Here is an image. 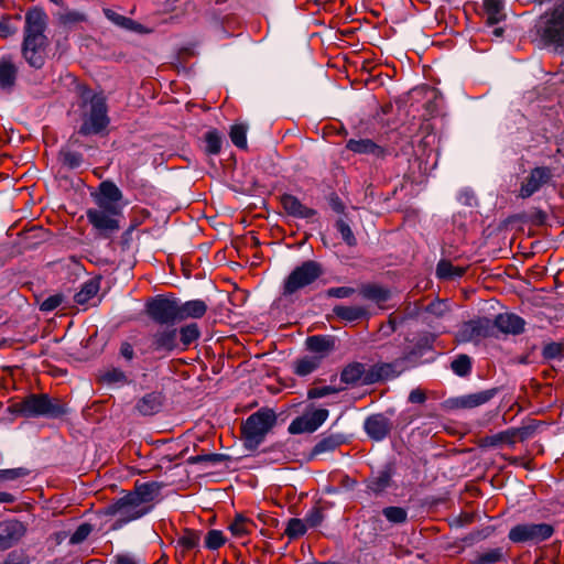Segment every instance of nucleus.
Masks as SVG:
<instances>
[{
  "label": "nucleus",
  "mask_w": 564,
  "mask_h": 564,
  "mask_svg": "<svg viewBox=\"0 0 564 564\" xmlns=\"http://www.w3.org/2000/svg\"><path fill=\"white\" fill-rule=\"evenodd\" d=\"M328 204L335 213H337V214L345 213V209H346L345 204L343 203V200L340 199V197L337 194L333 193L329 195Z\"/></svg>",
  "instance_id": "60"
},
{
  "label": "nucleus",
  "mask_w": 564,
  "mask_h": 564,
  "mask_svg": "<svg viewBox=\"0 0 564 564\" xmlns=\"http://www.w3.org/2000/svg\"><path fill=\"white\" fill-rule=\"evenodd\" d=\"M147 316L159 325H174L178 322V299L174 295H156L145 303Z\"/></svg>",
  "instance_id": "8"
},
{
  "label": "nucleus",
  "mask_w": 564,
  "mask_h": 564,
  "mask_svg": "<svg viewBox=\"0 0 564 564\" xmlns=\"http://www.w3.org/2000/svg\"><path fill=\"white\" fill-rule=\"evenodd\" d=\"M93 531V527L89 523H82L75 532L70 535L69 542L72 544H79L84 542Z\"/></svg>",
  "instance_id": "54"
},
{
  "label": "nucleus",
  "mask_w": 564,
  "mask_h": 564,
  "mask_svg": "<svg viewBox=\"0 0 564 564\" xmlns=\"http://www.w3.org/2000/svg\"><path fill=\"white\" fill-rule=\"evenodd\" d=\"M505 558L502 547L490 549L485 552L478 553L474 563L475 564H496Z\"/></svg>",
  "instance_id": "39"
},
{
  "label": "nucleus",
  "mask_w": 564,
  "mask_h": 564,
  "mask_svg": "<svg viewBox=\"0 0 564 564\" xmlns=\"http://www.w3.org/2000/svg\"><path fill=\"white\" fill-rule=\"evenodd\" d=\"M451 368L457 376L466 377L471 370V359L467 355H459L452 361Z\"/></svg>",
  "instance_id": "44"
},
{
  "label": "nucleus",
  "mask_w": 564,
  "mask_h": 564,
  "mask_svg": "<svg viewBox=\"0 0 564 564\" xmlns=\"http://www.w3.org/2000/svg\"><path fill=\"white\" fill-rule=\"evenodd\" d=\"M164 403V395L161 392H150L140 398L135 403V410L141 415H154L159 413Z\"/></svg>",
  "instance_id": "26"
},
{
  "label": "nucleus",
  "mask_w": 564,
  "mask_h": 564,
  "mask_svg": "<svg viewBox=\"0 0 564 564\" xmlns=\"http://www.w3.org/2000/svg\"><path fill=\"white\" fill-rule=\"evenodd\" d=\"M226 459H228L227 455L213 453V454H202V455L192 456L188 458V463H191V464L205 463V464H209V465H218V464L225 462Z\"/></svg>",
  "instance_id": "49"
},
{
  "label": "nucleus",
  "mask_w": 564,
  "mask_h": 564,
  "mask_svg": "<svg viewBox=\"0 0 564 564\" xmlns=\"http://www.w3.org/2000/svg\"><path fill=\"white\" fill-rule=\"evenodd\" d=\"M88 223L93 226L97 236L104 239L110 238L120 229L119 214H110L99 209L89 208L86 212Z\"/></svg>",
  "instance_id": "13"
},
{
  "label": "nucleus",
  "mask_w": 564,
  "mask_h": 564,
  "mask_svg": "<svg viewBox=\"0 0 564 564\" xmlns=\"http://www.w3.org/2000/svg\"><path fill=\"white\" fill-rule=\"evenodd\" d=\"M306 348L321 357V361L336 348V338L330 335H313L305 340Z\"/></svg>",
  "instance_id": "22"
},
{
  "label": "nucleus",
  "mask_w": 564,
  "mask_h": 564,
  "mask_svg": "<svg viewBox=\"0 0 564 564\" xmlns=\"http://www.w3.org/2000/svg\"><path fill=\"white\" fill-rule=\"evenodd\" d=\"M356 290L350 286L330 288L326 291L328 297L346 299L355 294Z\"/></svg>",
  "instance_id": "57"
},
{
  "label": "nucleus",
  "mask_w": 564,
  "mask_h": 564,
  "mask_svg": "<svg viewBox=\"0 0 564 564\" xmlns=\"http://www.w3.org/2000/svg\"><path fill=\"white\" fill-rule=\"evenodd\" d=\"M204 141L206 143L205 150L208 154L216 155L220 152L223 139L216 129L207 131L204 135Z\"/></svg>",
  "instance_id": "42"
},
{
  "label": "nucleus",
  "mask_w": 564,
  "mask_h": 564,
  "mask_svg": "<svg viewBox=\"0 0 564 564\" xmlns=\"http://www.w3.org/2000/svg\"><path fill=\"white\" fill-rule=\"evenodd\" d=\"M467 268L456 267L448 260H441L436 265V275L442 280H454L465 274Z\"/></svg>",
  "instance_id": "35"
},
{
  "label": "nucleus",
  "mask_w": 564,
  "mask_h": 564,
  "mask_svg": "<svg viewBox=\"0 0 564 564\" xmlns=\"http://www.w3.org/2000/svg\"><path fill=\"white\" fill-rule=\"evenodd\" d=\"M226 543V538L220 530H209L205 536V546L208 550H218Z\"/></svg>",
  "instance_id": "50"
},
{
  "label": "nucleus",
  "mask_w": 564,
  "mask_h": 564,
  "mask_svg": "<svg viewBox=\"0 0 564 564\" xmlns=\"http://www.w3.org/2000/svg\"><path fill=\"white\" fill-rule=\"evenodd\" d=\"M254 527L253 521L242 517L237 516L232 523L229 525V530L236 538H242L247 534L251 533V529Z\"/></svg>",
  "instance_id": "38"
},
{
  "label": "nucleus",
  "mask_w": 564,
  "mask_h": 564,
  "mask_svg": "<svg viewBox=\"0 0 564 564\" xmlns=\"http://www.w3.org/2000/svg\"><path fill=\"white\" fill-rule=\"evenodd\" d=\"M502 8L501 0H484V11L488 25H495L505 19Z\"/></svg>",
  "instance_id": "34"
},
{
  "label": "nucleus",
  "mask_w": 564,
  "mask_h": 564,
  "mask_svg": "<svg viewBox=\"0 0 564 564\" xmlns=\"http://www.w3.org/2000/svg\"><path fill=\"white\" fill-rule=\"evenodd\" d=\"M63 300L64 296L62 294L51 295L41 303L40 310L46 313L53 312L63 303Z\"/></svg>",
  "instance_id": "55"
},
{
  "label": "nucleus",
  "mask_w": 564,
  "mask_h": 564,
  "mask_svg": "<svg viewBox=\"0 0 564 564\" xmlns=\"http://www.w3.org/2000/svg\"><path fill=\"white\" fill-rule=\"evenodd\" d=\"M393 475V466L386 465L381 470H379L377 474H372L366 480V487L372 494L380 495L391 487Z\"/></svg>",
  "instance_id": "23"
},
{
  "label": "nucleus",
  "mask_w": 564,
  "mask_h": 564,
  "mask_svg": "<svg viewBox=\"0 0 564 564\" xmlns=\"http://www.w3.org/2000/svg\"><path fill=\"white\" fill-rule=\"evenodd\" d=\"M324 520L323 508L318 505L310 509L304 518L306 524L311 528L318 527Z\"/></svg>",
  "instance_id": "53"
},
{
  "label": "nucleus",
  "mask_w": 564,
  "mask_h": 564,
  "mask_svg": "<svg viewBox=\"0 0 564 564\" xmlns=\"http://www.w3.org/2000/svg\"><path fill=\"white\" fill-rule=\"evenodd\" d=\"M536 30L544 44L564 51V0L541 14Z\"/></svg>",
  "instance_id": "5"
},
{
  "label": "nucleus",
  "mask_w": 564,
  "mask_h": 564,
  "mask_svg": "<svg viewBox=\"0 0 564 564\" xmlns=\"http://www.w3.org/2000/svg\"><path fill=\"white\" fill-rule=\"evenodd\" d=\"M393 377H395V370L392 364H376L368 370L365 384H371Z\"/></svg>",
  "instance_id": "31"
},
{
  "label": "nucleus",
  "mask_w": 564,
  "mask_h": 564,
  "mask_svg": "<svg viewBox=\"0 0 564 564\" xmlns=\"http://www.w3.org/2000/svg\"><path fill=\"white\" fill-rule=\"evenodd\" d=\"M529 436L528 427L520 429H509L502 432H499L495 435L485 436L481 438V444L484 446H498L500 444H510L513 445L517 440L524 441Z\"/></svg>",
  "instance_id": "19"
},
{
  "label": "nucleus",
  "mask_w": 564,
  "mask_h": 564,
  "mask_svg": "<svg viewBox=\"0 0 564 564\" xmlns=\"http://www.w3.org/2000/svg\"><path fill=\"white\" fill-rule=\"evenodd\" d=\"M18 78V67L12 56L6 55L0 58V88L12 91Z\"/></svg>",
  "instance_id": "24"
},
{
  "label": "nucleus",
  "mask_w": 564,
  "mask_h": 564,
  "mask_svg": "<svg viewBox=\"0 0 564 564\" xmlns=\"http://www.w3.org/2000/svg\"><path fill=\"white\" fill-rule=\"evenodd\" d=\"M58 21L63 25H74L86 21V14L75 10L65 9L58 13Z\"/></svg>",
  "instance_id": "46"
},
{
  "label": "nucleus",
  "mask_w": 564,
  "mask_h": 564,
  "mask_svg": "<svg viewBox=\"0 0 564 564\" xmlns=\"http://www.w3.org/2000/svg\"><path fill=\"white\" fill-rule=\"evenodd\" d=\"M321 357L304 356L294 362V373L301 377L307 376L321 366Z\"/></svg>",
  "instance_id": "37"
},
{
  "label": "nucleus",
  "mask_w": 564,
  "mask_h": 564,
  "mask_svg": "<svg viewBox=\"0 0 564 564\" xmlns=\"http://www.w3.org/2000/svg\"><path fill=\"white\" fill-rule=\"evenodd\" d=\"M552 178V171L549 167H535L521 184L519 196L529 198Z\"/></svg>",
  "instance_id": "16"
},
{
  "label": "nucleus",
  "mask_w": 564,
  "mask_h": 564,
  "mask_svg": "<svg viewBox=\"0 0 564 564\" xmlns=\"http://www.w3.org/2000/svg\"><path fill=\"white\" fill-rule=\"evenodd\" d=\"M75 94L82 120L78 133L84 137L101 134L110 123L105 95L85 84H77Z\"/></svg>",
  "instance_id": "1"
},
{
  "label": "nucleus",
  "mask_w": 564,
  "mask_h": 564,
  "mask_svg": "<svg viewBox=\"0 0 564 564\" xmlns=\"http://www.w3.org/2000/svg\"><path fill=\"white\" fill-rule=\"evenodd\" d=\"M554 531L549 523H520L510 529L508 538L513 543L538 544L549 540Z\"/></svg>",
  "instance_id": "10"
},
{
  "label": "nucleus",
  "mask_w": 564,
  "mask_h": 564,
  "mask_svg": "<svg viewBox=\"0 0 564 564\" xmlns=\"http://www.w3.org/2000/svg\"><path fill=\"white\" fill-rule=\"evenodd\" d=\"M47 14L41 8H32L25 13L22 56L33 68L40 69L45 64L48 40L45 35Z\"/></svg>",
  "instance_id": "3"
},
{
  "label": "nucleus",
  "mask_w": 564,
  "mask_h": 564,
  "mask_svg": "<svg viewBox=\"0 0 564 564\" xmlns=\"http://www.w3.org/2000/svg\"><path fill=\"white\" fill-rule=\"evenodd\" d=\"M365 430L370 438L382 441L390 434L392 423L383 414H373L365 421Z\"/></svg>",
  "instance_id": "20"
},
{
  "label": "nucleus",
  "mask_w": 564,
  "mask_h": 564,
  "mask_svg": "<svg viewBox=\"0 0 564 564\" xmlns=\"http://www.w3.org/2000/svg\"><path fill=\"white\" fill-rule=\"evenodd\" d=\"M337 392H338V389L330 387V386L314 387V388L308 389L307 398L308 399H318V398H324L326 395L334 394Z\"/></svg>",
  "instance_id": "56"
},
{
  "label": "nucleus",
  "mask_w": 564,
  "mask_h": 564,
  "mask_svg": "<svg viewBox=\"0 0 564 564\" xmlns=\"http://www.w3.org/2000/svg\"><path fill=\"white\" fill-rule=\"evenodd\" d=\"M562 355V345L557 343H550L543 347L542 356L544 359H554Z\"/></svg>",
  "instance_id": "59"
},
{
  "label": "nucleus",
  "mask_w": 564,
  "mask_h": 564,
  "mask_svg": "<svg viewBox=\"0 0 564 564\" xmlns=\"http://www.w3.org/2000/svg\"><path fill=\"white\" fill-rule=\"evenodd\" d=\"M328 417L326 409H315L295 417L289 425L290 434H302L315 432Z\"/></svg>",
  "instance_id": "14"
},
{
  "label": "nucleus",
  "mask_w": 564,
  "mask_h": 564,
  "mask_svg": "<svg viewBox=\"0 0 564 564\" xmlns=\"http://www.w3.org/2000/svg\"><path fill=\"white\" fill-rule=\"evenodd\" d=\"M208 310V306L203 300H191L181 302L178 300V322L188 318H202Z\"/></svg>",
  "instance_id": "27"
},
{
  "label": "nucleus",
  "mask_w": 564,
  "mask_h": 564,
  "mask_svg": "<svg viewBox=\"0 0 564 564\" xmlns=\"http://www.w3.org/2000/svg\"><path fill=\"white\" fill-rule=\"evenodd\" d=\"M491 321L492 324H495V338H498L500 333L506 335H519L524 330V319L516 314H498L495 319Z\"/></svg>",
  "instance_id": "18"
},
{
  "label": "nucleus",
  "mask_w": 564,
  "mask_h": 564,
  "mask_svg": "<svg viewBox=\"0 0 564 564\" xmlns=\"http://www.w3.org/2000/svg\"><path fill=\"white\" fill-rule=\"evenodd\" d=\"M426 400L425 392L421 389H414L409 394V401L411 403H424Z\"/></svg>",
  "instance_id": "62"
},
{
  "label": "nucleus",
  "mask_w": 564,
  "mask_h": 564,
  "mask_svg": "<svg viewBox=\"0 0 564 564\" xmlns=\"http://www.w3.org/2000/svg\"><path fill=\"white\" fill-rule=\"evenodd\" d=\"M344 444L341 435L330 434L322 437L313 447L311 456H318L325 453H332Z\"/></svg>",
  "instance_id": "32"
},
{
  "label": "nucleus",
  "mask_w": 564,
  "mask_h": 564,
  "mask_svg": "<svg viewBox=\"0 0 564 564\" xmlns=\"http://www.w3.org/2000/svg\"><path fill=\"white\" fill-rule=\"evenodd\" d=\"M456 338L460 343L478 345L485 339L495 338V324L485 316L469 319L460 325Z\"/></svg>",
  "instance_id": "11"
},
{
  "label": "nucleus",
  "mask_w": 564,
  "mask_h": 564,
  "mask_svg": "<svg viewBox=\"0 0 564 564\" xmlns=\"http://www.w3.org/2000/svg\"><path fill=\"white\" fill-rule=\"evenodd\" d=\"M115 564H139L138 561L129 554H117L113 557Z\"/></svg>",
  "instance_id": "63"
},
{
  "label": "nucleus",
  "mask_w": 564,
  "mask_h": 564,
  "mask_svg": "<svg viewBox=\"0 0 564 564\" xmlns=\"http://www.w3.org/2000/svg\"><path fill=\"white\" fill-rule=\"evenodd\" d=\"M150 509V506H141L131 497L130 494H127L126 496L110 503L106 508L105 513L107 516L118 517L113 524V529H118L133 520L140 519L147 514Z\"/></svg>",
  "instance_id": "9"
},
{
  "label": "nucleus",
  "mask_w": 564,
  "mask_h": 564,
  "mask_svg": "<svg viewBox=\"0 0 564 564\" xmlns=\"http://www.w3.org/2000/svg\"><path fill=\"white\" fill-rule=\"evenodd\" d=\"M360 292L366 299L376 302H386L390 297L388 290L373 284L364 285Z\"/></svg>",
  "instance_id": "41"
},
{
  "label": "nucleus",
  "mask_w": 564,
  "mask_h": 564,
  "mask_svg": "<svg viewBox=\"0 0 564 564\" xmlns=\"http://www.w3.org/2000/svg\"><path fill=\"white\" fill-rule=\"evenodd\" d=\"M336 229L341 236V239L349 246L354 247L357 245L356 237L350 226L343 219H338L335 224Z\"/></svg>",
  "instance_id": "52"
},
{
  "label": "nucleus",
  "mask_w": 564,
  "mask_h": 564,
  "mask_svg": "<svg viewBox=\"0 0 564 564\" xmlns=\"http://www.w3.org/2000/svg\"><path fill=\"white\" fill-rule=\"evenodd\" d=\"M99 290V279H90L82 285L80 290L75 294L74 301L79 305H86L98 294Z\"/></svg>",
  "instance_id": "33"
},
{
  "label": "nucleus",
  "mask_w": 564,
  "mask_h": 564,
  "mask_svg": "<svg viewBox=\"0 0 564 564\" xmlns=\"http://www.w3.org/2000/svg\"><path fill=\"white\" fill-rule=\"evenodd\" d=\"M306 532V522L299 518H292L289 520L284 533L290 539H296L304 535Z\"/></svg>",
  "instance_id": "45"
},
{
  "label": "nucleus",
  "mask_w": 564,
  "mask_h": 564,
  "mask_svg": "<svg viewBox=\"0 0 564 564\" xmlns=\"http://www.w3.org/2000/svg\"><path fill=\"white\" fill-rule=\"evenodd\" d=\"M101 380L107 384H126L128 378L126 373L119 368H111L107 370L102 376Z\"/></svg>",
  "instance_id": "51"
},
{
  "label": "nucleus",
  "mask_w": 564,
  "mask_h": 564,
  "mask_svg": "<svg viewBox=\"0 0 564 564\" xmlns=\"http://www.w3.org/2000/svg\"><path fill=\"white\" fill-rule=\"evenodd\" d=\"M96 207L110 214L122 215L123 194L121 189L111 181H104L98 186V192L93 195Z\"/></svg>",
  "instance_id": "12"
},
{
  "label": "nucleus",
  "mask_w": 564,
  "mask_h": 564,
  "mask_svg": "<svg viewBox=\"0 0 564 564\" xmlns=\"http://www.w3.org/2000/svg\"><path fill=\"white\" fill-rule=\"evenodd\" d=\"M200 542V532L193 529H184L176 540L177 556L186 558L192 551H197Z\"/></svg>",
  "instance_id": "25"
},
{
  "label": "nucleus",
  "mask_w": 564,
  "mask_h": 564,
  "mask_svg": "<svg viewBox=\"0 0 564 564\" xmlns=\"http://www.w3.org/2000/svg\"><path fill=\"white\" fill-rule=\"evenodd\" d=\"M382 514L394 524L404 523L408 519L406 510L401 507H387L382 510Z\"/></svg>",
  "instance_id": "47"
},
{
  "label": "nucleus",
  "mask_w": 564,
  "mask_h": 564,
  "mask_svg": "<svg viewBox=\"0 0 564 564\" xmlns=\"http://www.w3.org/2000/svg\"><path fill=\"white\" fill-rule=\"evenodd\" d=\"M333 312L338 318L346 322H356L367 315L366 308L361 306L336 305Z\"/></svg>",
  "instance_id": "36"
},
{
  "label": "nucleus",
  "mask_w": 564,
  "mask_h": 564,
  "mask_svg": "<svg viewBox=\"0 0 564 564\" xmlns=\"http://www.w3.org/2000/svg\"><path fill=\"white\" fill-rule=\"evenodd\" d=\"M58 160L68 169H77L83 163V154L68 149H62L58 153Z\"/></svg>",
  "instance_id": "40"
},
{
  "label": "nucleus",
  "mask_w": 564,
  "mask_h": 564,
  "mask_svg": "<svg viewBox=\"0 0 564 564\" xmlns=\"http://www.w3.org/2000/svg\"><path fill=\"white\" fill-rule=\"evenodd\" d=\"M280 203L284 212L295 218L308 219L317 215L314 208L303 205L296 196L291 194L281 195Z\"/></svg>",
  "instance_id": "21"
},
{
  "label": "nucleus",
  "mask_w": 564,
  "mask_h": 564,
  "mask_svg": "<svg viewBox=\"0 0 564 564\" xmlns=\"http://www.w3.org/2000/svg\"><path fill=\"white\" fill-rule=\"evenodd\" d=\"M229 137L231 142L240 149L247 148V126L237 123L231 126Z\"/></svg>",
  "instance_id": "43"
},
{
  "label": "nucleus",
  "mask_w": 564,
  "mask_h": 564,
  "mask_svg": "<svg viewBox=\"0 0 564 564\" xmlns=\"http://www.w3.org/2000/svg\"><path fill=\"white\" fill-rule=\"evenodd\" d=\"M120 356L122 358H124L126 360L131 361L133 359V357H134L133 346L130 343H128V341L121 343V345H120Z\"/></svg>",
  "instance_id": "61"
},
{
  "label": "nucleus",
  "mask_w": 564,
  "mask_h": 564,
  "mask_svg": "<svg viewBox=\"0 0 564 564\" xmlns=\"http://www.w3.org/2000/svg\"><path fill=\"white\" fill-rule=\"evenodd\" d=\"M276 424V414L270 408H261L242 423L241 433L249 448H257Z\"/></svg>",
  "instance_id": "6"
},
{
  "label": "nucleus",
  "mask_w": 564,
  "mask_h": 564,
  "mask_svg": "<svg viewBox=\"0 0 564 564\" xmlns=\"http://www.w3.org/2000/svg\"><path fill=\"white\" fill-rule=\"evenodd\" d=\"M200 337V329L196 323L181 326L160 325L148 336L147 352L165 358L173 352H184Z\"/></svg>",
  "instance_id": "2"
},
{
  "label": "nucleus",
  "mask_w": 564,
  "mask_h": 564,
  "mask_svg": "<svg viewBox=\"0 0 564 564\" xmlns=\"http://www.w3.org/2000/svg\"><path fill=\"white\" fill-rule=\"evenodd\" d=\"M26 525L18 519L0 521V551H6L19 541L26 533Z\"/></svg>",
  "instance_id": "15"
},
{
  "label": "nucleus",
  "mask_w": 564,
  "mask_h": 564,
  "mask_svg": "<svg viewBox=\"0 0 564 564\" xmlns=\"http://www.w3.org/2000/svg\"><path fill=\"white\" fill-rule=\"evenodd\" d=\"M324 274L322 263L315 260H306L295 267L284 279L282 295L291 296L299 291L314 284Z\"/></svg>",
  "instance_id": "7"
},
{
  "label": "nucleus",
  "mask_w": 564,
  "mask_h": 564,
  "mask_svg": "<svg viewBox=\"0 0 564 564\" xmlns=\"http://www.w3.org/2000/svg\"><path fill=\"white\" fill-rule=\"evenodd\" d=\"M30 474L31 470L25 467L0 469V485L4 481H14L17 479L28 477Z\"/></svg>",
  "instance_id": "48"
},
{
  "label": "nucleus",
  "mask_w": 564,
  "mask_h": 564,
  "mask_svg": "<svg viewBox=\"0 0 564 564\" xmlns=\"http://www.w3.org/2000/svg\"><path fill=\"white\" fill-rule=\"evenodd\" d=\"M160 488L161 486L158 482H144L135 485L134 490L129 494L141 506H149V503L159 495Z\"/></svg>",
  "instance_id": "30"
},
{
  "label": "nucleus",
  "mask_w": 564,
  "mask_h": 564,
  "mask_svg": "<svg viewBox=\"0 0 564 564\" xmlns=\"http://www.w3.org/2000/svg\"><path fill=\"white\" fill-rule=\"evenodd\" d=\"M497 393L496 389L482 390L449 399L451 408L457 410H470L489 402Z\"/></svg>",
  "instance_id": "17"
},
{
  "label": "nucleus",
  "mask_w": 564,
  "mask_h": 564,
  "mask_svg": "<svg viewBox=\"0 0 564 564\" xmlns=\"http://www.w3.org/2000/svg\"><path fill=\"white\" fill-rule=\"evenodd\" d=\"M425 311L436 317H442L448 311V306L443 301H433L426 306Z\"/></svg>",
  "instance_id": "58"
},
{
  "label": "nucleus",
  "mask_w": 564,
  "mask_h": 564,
  "mask_svg": "<svg viewBox=\"0 0 564 564\" xmlns=\"http://www.w3.org/2000/svg\"><path fill=\"white\" fill-rule=\"evenodd\" d=\"M8 411L23 417H61L66 414L65 403L47 393H31L20 401L11 402Z\"/></svg>",
  "instance_id": "4"
},
{
  "label": "nucleus",
  "mask_w": 564,
  "mask_h": 564,
  "mask_svg": "<svg viewBox=\"0 0 564 564\" xmlns=\"http://www.w3.org/2000/svg\"><path fill=\"white\" fill-rule=\"evenodd\" d=\"M368 370L366 366L358 361L347 364L340 372V381L348 386L358 383L365 384Z\"/></svg>",
  "instance_id": "28"
},
{
  "label": "nucleus",
  "mask_w": 564,
  "mask_h": 564,
  "mask_svg": "<svg viewBox=\"0 0 564 564\" xmlns=\"http://www.w3.org/2000/svg\"><path fill=\"white\" fill-rule=\"evenodd\" d=\"M15 497L9 492L0 491V503H12Z\"/></svg>",
  "instance_id": "64"
},
{
  "label": "nucleus",
  "mask_w": 564,
  "mask_h": 564,
  "mask_svg": "<svg viewBox=\"0 0 564 564\" xmlns=\"http://www.w3.org/2000/svg\"><path fill=\"white\" fill-rule=\"evenodd\" d=\"M346 148L358 154H371L376 158H383L386 155V150L370 139H350L347 141Z\"/></svg>",
  "instance_id": "29"
}]
</instances>
